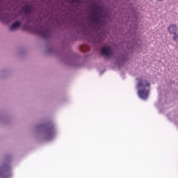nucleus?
<instances>
[{
	"mask_svg": "<svg viewBox=\"0 0 178 178\" xmlns=\"http://www.w3.org/2000/svg\"><path fill=\"white\" fill-rule=\"evenodd\" d=\"M72 2H74V1H77V0H72Z\"/></svg>",
	"mask_w": 178,
	"mask_h": 178,
	"instance_id": "9b49d317",
	"label": "nucleus"
},
{
	"mask_svg": "<svg viewBox=\"0 0 178 178\" xmlns=\"http://www.w3.org/2000/svg\"><path fill=\"white\" fill-rule=\"evenodd\" d=\"M168 31L171 35H173L178 31L177 26H176L175 24H171L170 27L168 28Z\"/></svg>",
	"mask_w": 178,
	"mask_h": 178,
	"instance_id": "0eeeda50",
	"label": "nucleus"
},
{
	"mask_svg": "<svg viewBox=\"0 0 178 178\" xmlns=\"http://www.w3.org/2000/svg\"><path fill=\"white\" fill-rule=\"evenodd\" d=\"M10 168L8 166H3L0 171V178L10 177Z\"/></svg>",
	"mask_w": 178,
	"mask_h": 178,
	"instance_id": "20e7f679",
	"label": "nucleus"
},
{
	"mask_svg": "<svg viewBox=\"0 0 178 178\" xmlns=\"http://www.w3.org/2000/svg\"><path fill=\"white\" fill-rule=\"evenodd\" d=\"M137 86L138 88H145L146 87L149 88L151 83H149L146 79H140Z\"/></svg>",
	"mask_w": 178,
	"mask_h": 178,
	"instance_id": "39448f33",
	"label": "nucleus"
},
{
	"mask_svg": "<svg viewBox=\"0 0 178 178\" xmlns=\"http://www.w3.org/2000/svg\"><path fill=\"white\" fill-rule=\"evenodd\" d=\"M36 34H38L42 38H48L51 35V30L49 29L41 28L35 31Z\"/></svg>",
	"mask_w": 178,
	"mask_h": 178,
	"instance_id": "f03ea898",
	"label": "nucleus"
},
{
	"mask_svg": "<svg viewBox=\"0 0 178 178\" xmlns=\"http://www.w3.org/2000/svg\"><path fill=\"white\" fill-rule=\"evenodd\" d=\"M139 97L143 99H147L148 98V95L149 94V91L147 89H143L139 90L138 92Z\"/></svg>",
	"mask_w": 178,
	"mask_h": 178,
	"instance_id": "423d86ee",
	"label": "nucleus"
},
{
	"mask_svg": "<svg viewBox=\"0 0 178 178\" xmlns=\"http://www.w3.org/2000/svg\"><path fill=\"white\" fill-rule=\"evenodd\" d=\"M98 7H97L95 10H93V13L92 15V22L93 23H95L96 24H99L101 22V17H102V15H101V11L97 12Z\"/></svg>",
	"mask_w": 178,
	"mask_h": 178,
	"instance_id": "f257e3e1",
	"label": "nucleus"
},
{
	"mask_svg": "<svg viewBox=\"0 0 178 178\" xmlns=\"http://www.w3.org/2000/svg\"><path fill=\"white\" fill-rule=\"evenodd\" d=\"M172 35V40L175 42H178V32L174 33Z\"/></svg>",
	"mask_w": 178,
	"mask_h": 178,
	"instance_id": "9d476101",
	"label": "nucleus"
},
{
	"mask_svg": "<svg viewBox=\"0 0 178 178\" xmlns=\"http://www.w3.org/2000/svg\"><path fill=\"white\" fill-rule=\"evenodd\" d=\"M101 54L102 56L109 58L111 56H113V50L111 46L103 47L101 50Z\"/></svg>",
	"mask_w": 178,
	"mask_h": 178,
	"instance_id": "7ed1b4c3",
	"label": "nucleus"
},
{
	"mask_svg": "<svg viewBox=\"0 0 178 178\" xmlns=\"http://www.w3.org/2000/svg\"><path fill=\"white\" fill-rule=\"evenodd\" d=\"M22 11L24 13H27L28 15H30L31 12H33V7L30 6H26L22 8Z\"/></svg>",
	"mask_w": 178,
	"mask_h": 178,
	"instance_id": "6e6552de",
	"label": "nucleus"
},
{
	"mask_svg": "<svg viewBox=\"0 0 178 178\" xmlns=\"http://www.w3.org/2000/svg\"><path fill=\"white\" fill-rule=\"evenodd\" d=\"M20 22L16 21L10 27V30H16V29L20 27Z\"/></svg>",
	"mask_w": 178,
	"mask_h": 178,
	"instance_id": "1a4fd4ad",
	"label": "nucleus"
}]
</instances>
